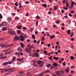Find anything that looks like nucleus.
Segmentation results:
<instances>
[{"label": "nucleus", "instance_id": "423d86ee", "mask_svg": "<svg viewBox=\"0 0 76 76\" xmlns=\"http://www.w3.org/2000/svg\"><path fill=\"white\" fill-rule=\"evenodd\" d=\"M20 38V37H19L18 36H15V37L14 38V41H17V40H19Z\"/></svg>", "mask_w": 76, "mask_h": 76}, {"label": "nucleus", "instance_id": "6ab92c4d", "mask_svg": "<svg viewBox=\"0 0 76 76\" xmlns=\"http://www.w3.org/2000/svg\"><path fill=\"white\" fill-rule=\"evenodd\" d=\"M13 69L12 68H10L8 69V71L9 72H10V71H11V70H13Z\"/></svg>", "mask_w": 76, "mask_h": 76}, {"label": "nucleus", "instance_id": "c756f323", "mask_svg": "<svg viewBox=\"0 0 76 76\" xmlns=\"http://www.w3.org/2000/svg\"><path fill=\"white\" fill-rule=\"evenodd\" d=\"M15 55H20V54L19 52L15 53Z\"/></svg>", "mask_w": 76, "mask_h": 76}, {"label": "nucleus", "instance_id": "2f4dec72", "mask_svg": "<svg viewBox=\"0 0 76 76\" xmlns=\"http://www.w3.org/2000/svg\"><path fill=\"white\" fill-rule=\"evenodd\" d=\"M46 34H47V37H48L50 36V33L49 32H46Z\"/></svg>", "mask_w": 76, "mask_h": 76}, {"label": "nucleus", "instance_id": "c85d7f7f", "mask_svg": "<svg viewBox=\"0 0 76 76\" xmlns=\"http://www.w3.org/2000/svg\"><path fill=\"white\" fill-rule=\"evenodd\" d=\"M65 71H66V72H67V73H69V68H67L65 70Z\"/></svg>", "mask_w": 76, "mask_h": 76}, {"label": "nucleus", "instance_id": "f8f14e48", "mask_svg": "<svg viewBox=\"0 0 76 76\" xmlns=\"http://www.w3.org/2000/svg\"><path fill=\"white\" fill-rule=\"evenodd\" d=\"M58 64H56V63H53V66L57 67V66H58Z\"/></svg>", "mask_w": 76, "mask_h": 76}, {"label": "nucleus", "instance_id": "a19ab883", "mask_svg": "<svg viewBox=\"0 0 76 76\" xmlns=\"http://www.w3.org/2000/svg\"><path fill=\"white\" fill-rule=\"evenodd\" d=\"M32 61L34 63H37V61L36 60H33Z\"/></svg>", "mask_w": 76, "mask_h": 76}, {"label": "nucleus", "instance_id": "5701e85b", "mask_svg": "<svg viewBox=\"0 0 76 76\" xmlns=\"http://www.w3.org/2000/svg\"><path fill=\"white\" fill-rule=\"evenodd\" d=\"M44 53L45 54V55H48V52H47V51H46V50H44Z\"/></svg>", "mask_w": 76, "mask_h": 76}, {"label": "nucleus", "instance_id": "bb28decb", "mask_svg": "<svg viewBox=\"0 0 76 76\" xmlns=\"http://www.w3.org/2000/svg\"><path fill=\"white\" fill-rule=\"evenodd\" d=\"M50 72V70H46L45 71H44V73H48Z\"/></svg>", "mask_w": 76, "mask_h": 76}, {"label": "nucleus", "instance_id": "20e7f679", "mask_svg": "<svg viewBox=\"0 0 76 76\" xmlns=\"http://www.w3.org/2000/svg\"><path fill=\"white\" fill-rule=\"evenodd\" d=\"M20 38H21V39H20V41H23L25 39V37L21 35L20 36Z\"/></svg>", "mask_w": 76, "mask_h": 76}, {"label": "nucleus", "instance_id": "4468645a", "mask_svg": "<svg viewBox=\"0 0 76 76\" xmlns=\"http://www.w3.org/2000/svg\"><path fill=\"white\" fill-rule=\"evenodd\" d=\"M27 76H32V75L30 74V72H27L26 73Z\"/></svg>", "mask_w": 76, "mask_h": 76}, {"label": "nucleus", "instance_id": "aec40b11", "mask_svg": "<svg viewBox=\"0 0 76 76\" xmlns=\"http://www.w3.org/2000/svg\"><path fill=\"white\" fill-rule=\"evenodd\" d=\"M70 32H71V31H70V30H67V33L68 35H69V34H70Z\"/></svg>", "mask_w": 76, "mask_h": 76}, {"label": "nucleus", "instance_id": "b1692460", "mask_svg": "<svg viewBox=\"0 0 76 76\" xmlns=\"http://www.w3.org/2000/svg\"><path fill=\"white\" fill-rule=\"evenodd\" d=\"M66 7H68L69 6V4H68V2H66Z\"/></svg>", "mask_w": 76, "mask_h": 76}, {"label": "nucleus", "instance_id": "4d7b16f0", "mask_svg": "<svg viewBox=\"0 0 76 76\" xmlns=\"http://www.w3.org/2000/svg\"><path fill=\"white\" fill-rule=\"evenodd\" d=\"M61 12L62 13H64V11H63V10H61Z\"/></svg>", "mask_w": 76, "mask_h": 76}, {"label": "nucleus", "instance_id": "3c124183", "mask_svg": "<svg viewBox=\"0 0 76 76\" xmlns=\"http://www.w3.org/2000/svg\"><path fill=\"white\" fill-rule=\"evenodd\" d=\"M17 76H23V74L19 75H17Z\"/></svg>", "mask_w": 76, "mask_h": 76}, {"label": "nucleus", "instance_id": "37998d69", "mask_svg": "<svg viewBox=\"0 0 76 76\" xmlns=\"http://www.w3.org/2000/svg\"><path fill=\"white\" fill-rule=\"evenodd\" d=\"M60 71H61V73L62 74H63V73H64V71L61 70Z\"/></svg>", "mask_w": 76, "mask_h": 76}, {"label": "nucleus", "instance_id": "9d476101", "mask_svg": "<svg viewBox=\"0 0 76 76\" xmlns=\"http://www.w3.org/2000/svg\"><path fill=\"white\" fill-rule=\"evenodd\" d=\"M29 49H28L27 48L25 49V51H26V52H27V53H30V51H29Z\"/></svg>", "mask_w": 76, "mask_h": 76}, {"label": "nucleus", "instance_id": "cd10ccee", "mask_svg": "<svg viewBox=\"0 0 76 76\" xmlns=\"http://www.w3.org/2000/svg\"><path fill=\"white\" fill-rule=\"evenodd\" d=\"M53 9L55 10H57V6H55L54 7Z\"/></svg>", "mask_w": 76, "mask_h": 76}, {"label": "nucleus", "instance_id": "393cba45", "mask_svg": "<svg viewBox=\"0 0 76 76\" xmlns=\"http://www.w3.org/2000/svg\"><path fill=\"white\" fill-rule=\"evenodd\" d=\"M50 38L53 39L54 38H55V35H52V36L50 37Z\"/></svg>", "mask_w": 76, "mask_h": 76}, {"label": "nucleus", "instance_id": "a18cd8bd", "mask_svg": "<svg viewBox=\"0 0 76 76\" xmlns=\"http://www.w3.org/2000/svg\"><path fill=\"white\" fill-rule=\"evenodd\" d=\"M55 72H56V73L57 75V74H58V73H59V72H60V71L58 70L57 71H56Z\"/></svg>", "mask_w": 76, "mask_h": 76}, {"label": "nucleus", "instance_id": "dca6fc26", "mask_svg": "<svg viewBox=\"0 0 76 76\" xmlns=\"http://www.w3.org/2000/svg\"><path fill=\"white\" fill-rule=\"evenodd\" d=\"M16 58L15 57V56L13 57V58H12V62L14 61H15V60H16Z\"/></svg>", "mask_w": 76, "mask_h": 76}, {"label": "nucleus", "instance_id": "4c0bfd02", "mask_svg": "<svg viewBox=\"0 0 76 76\" xmlns=\"http://www.w3.org/2000/svg\"><path fill=\"white\" fill-rule=\"evenodd\" d=\"M70 58L71 60H74V57L73 56H72L70 57Z\"/></svg>", "mask_w": 76, "mask_h": 76}, {"label": "nucleus", "instance_id": "774afa93", "mask_svg": "<svg viewBox=\"0 0 76 76\" xmlns=\"http://www.w3.org/2000/svg\"><path fill=\"white\" fill-rule=\"evenodd\" d=\"M0 59H4V57H1L0 58Z\"/></svg>", "mask_w": 76, "mask_h": 76}, {"label": "nucleus", "instance_id": "a211bd4d", "mask_svg": "<svg viewBox=\"0 0 76 76\" xmlns=\"http://www.w3.org/2000/svg\"><path fill=\"white\" fill-rule=\"evenodd\" d=\"M42 6H43V7H47V5L46 4H42Z\"/></svg>", "mask_w": 76, "mask_h": 76}, {"label": "nucleus", "instance_id": "2eb2a0df", "mask_svg": "<svg viewBox=\"0 0 76 76\" xmlns=\"http://www.w3.org/2000/svg\"><path fill=\"white\" fill-rule=\"evenodd\" d=\"M44 74V72H42V73H40L38 76H43Z\"/></svg>", "mask_w": 76, "mask_h": 76}, {"label": "nucleus", "instance_id": "e433bc0d", "mask_svg": "<svg viewBox=\"0 0 76 76\" xmlns=\"http://www.w3.org/2000/svg\"><path fill=\"white\" fill-rule=\"evenodd\" d=\"M45 39V38L44 37H42V41H44V40Z\"/></svg>", "mask_w": 76, "mask_h": 76}, {"label": "nucleus", "instance_id": "6e6552de", "mask_svg": "<svg viewBox=\"0 0 76 76\" xmlns=\"http://www.w3.org/2000/svg\"><path fill=\"white\" fill-rule=\"evenodd\" d=\"M2 26H7V23L6 22H4L2 23Z\"/></svg>", "mask_w": 76, "mask_h": 76}, {"label": "nucleus", "instance_id": "79ce46f5", "mask_svg": "<svg viewBox=\"0 0 76 76\" xmlns=\"http://www.w3.org/2000/svg\"><path fill=\"white\" fill-rule=\"evenodd\" d=\"M6 46V45H2V48H4V47Z\"/></svg>", "mask_w": 76, "mask_h": 76}, {"label": "nucleus", "instance_id": "1a4fd4ad", "mask_svg": "<svg viewBox=\"0 0 76 76\" xmlns=\"http://www.w3.org/2000/svg\"><path fill=\"white\" fill-rule=\"evenodd\" d=\"M18 50L19 52H22V49L20 48V47H19L18 48Z\"/></svg>", "mask_w": 76, "mask_h": 76}, {"label": "nucleus", "instance_id": "ddd939ff", "mask_svg": "<svg viewBox=\"0 0 76 76\" xmlns=\"http://www.w3.org/2000/svg\"><path fill=\"white\" fill-rule=\"evenodd\" d=\"M20 45H21V47H22V48H23V47H25V45L23 44V43H20Z\"/></svg>", "mask_w": 76, "mask_h": 76}, {"label": "nucleus", "instance_id": "13d9d810", "mask_svg": "<svg viewBox=\"0 0 76 76\" xmlns=\"http://www.w3.org/2000/svg\"><path fill=\"white\" fill-rule=\"evenodd\" d=\"M47 45L48 47H51V45H50V44H48Z\"/></svg>", "mask_w": 76, "mask_h": 76}, {"label": "nucleus", "instance_id": "c03bdc74", "mask_svg": "<svg viewBox=\"0 0 76 76\" xmlns=\"http://www.w3.org/2000/svg\"><path fill=\"white\" fill-rule=\"evenodd\" d=\"M60 21L57 20L56 21V23H57V24H58V23H60Z\"/></svg>", "mask_w": 76, "mask_h": 76}, {"label": "nucleus", "instance_id": "f3484780", "mask_svg": "<svg viewBox=\"0 0 76 76\" xmlns=\"http://www.w3.org/2000/svg\"><path fill=\"white\" fill-rule=\"evenodd\" d=\"M53 59H55V60H56L57 61H58V57H57L56 58V56H54L53 57Z\"/></svg>", "mask_w": 76, "mask_h": 76}, {"label": "nucleus", "instance_id": "bf43d9fd", "mask_svg": "<svg viewBox=\"0 0 76 76\" xmlns=\"http://www.w3.org/2000/svg\"><path fill=\"white\" fill-rule=\"evenodd\" d=\"M69 15L70 17H72V15L71 14H69Z\"/></svg>", "mask_w": 76, "mask_h": 76}, {"label": "nucleus", "instance_id": "4be33fe9", "mask_svg": "<svg viewBox=\"0 0 76 76\" xmlns=\"http://www.w3.org/2000/svg\"><path fill=\"white\" fill-rule=\"evenodd\" d=\"M32 38H33V39H34V40H35V35L33 34L32 35Z\"/></svg>", "mask_w": 76, "mask_h": 76}, {"label": "nucleus", "instance_id": "49530a36", "mask_svg": "<svg viewBox=\"0 0 76 76\" xmlns=\"http://www.w3.org/2000/svg\"><path fill=\"white\" fill-rule=\"evenodd\" d=\"M0 18L1 19H2V18H3V16H2L1 14H0Z\"/></svg>", "mask_w": 76, "mask_h": 76}, {"label": "nucleus", "instance_id": "6e6d98bb", "mask_svg": "<svg viewBox=\"0 0 76 76\" xmlns=\"http://www.w3.org/2000/svg\"><path fill=\"white\" fill-rule=\"evenodd\" d=\"M38 21H37L36 22V25H37V26H38Z\"/></svg>", "mask_w": 76, "mask_h": 76}, {"label": "nucleus", "instance_id": "9b49d317", "mask_svg": "<svg viewBox=\"0 0 76 76\" xmlns=\"http://www.w3.org/2000/svg\"><path fill=\"white\" fill-rule=\"evenodd\" d=\"M24 59H22V58H18L17 59V61H22Z\"/></svg>", "mask_w": 76, "mask_h": 76}, {"label": "nucleus", "instance_id": "f03ea898", "mask_svg": "<svg viewBox=\"0 0 76 76\" xmlns=\"http://www.w3.org/2000/svg\"><path fill=\"white\" fill-rule=\"evenodd\" d=\"M12 61H9L7 62H5L3 63V66H6L7 64H12Z\"/></svg>", "mask_w": 76, "mask_h": 76}, {"label": "nucleus", "instance_id": "5fc2aeb1", "mask_svg": "<svg viewBox=\"0 0 76 76\" xmlns=\"http://www.w3.org/2000/svg\"><path fill=\"white\" fill-rule=\"evenodd\" d=\"M36 18L37 19H40V17L39 16H37Z\"/></svg>", "mask_w": 76, "mask_h": 76}, {"label": "nucleus", "instance_id": "e2e57ef3", "mask_svg": "<svg viewBox=\"0 0 76 76\" xmlns=\"http://www.w3.org/2000/svg\"><path fill=\"white\" fill-rule=\"evenodd\" d=\"M48 14H49V15H50V14H52V13H51V12L49 11L48 12Z\"/></svg>", "mask_w": 76, "mask_h": 76}, {"label": "nucleus", "instance_id": "c9c22d12", "mask_svg": "<svg viewBox=\"0 0 76 76\" xmlns=\"http://www.w3.org/2000/svg\"><path fill=\"white\" fill-rule=\"evenodd\" d=\"M15 5L16 6H18V2H16L15 3Z\"/></svg>", "mask_w": 76, "mask_h": 76}, {"label": "nucleus", "instance_id": "052dcab7", "mask_svg": "<svg viewBox=\"0 0 76 76\" xmlns=\"http://www.w3.org/2000/svg\"><path fill=\"white\" fill-rule=\"evenodd\" d=\"M16 19H17V20H18V19H19V18H18V17H15Z\"/></svg>", "mask_w": 76, "mask_h": 76}, {"label": "nucleus", "instance_id": "f257e3e1", "mask_svg": "<svg viewBox=\"0 0 76 76\" xmlns=\"http://www.w3.org/2000/svg\"><path fill=\"white\" fill-rule=\"evenodd\" d=\"M37 63L38 64H40L39 66L40 67H43V66H44V62L42 61H37Z\"/></svg>", "mask_w": 76, "mask_h": 76}, {"label": "nucleus", "instance_id": "680f3d73", "mask_svg": "<svg viewBox=\"0 0 76 76\" xmlns=\"http://www.w3.org/2000/svg\"><path fill=\"white\" fill-rule=\"evenodd\" d=\"M37 40H34V43H37Z\"/></svg>", "mask_w": 76, "mask_h": 76}, {"label": "nucleus", "instance_id": "a878e982", "mask_svg": "<svg viewBox=\"0 0 76 76\" xmlns=\"http://www.w3.org/2000/svg\"><path fill=\"white\" fill-rule=\"evenodd\" d=\"M18 72H19V74H22V73H24V71H21V72L19 71Z\"/></svg>", "mask_w": 76, "mask_h": 76}, {"label": "nucleus", "instance_id": "f704fd0d", "mask_svg": "<svg viewBox=\"0 0 76 76\" xmlns=\"http://www.w3.org/2000/svg\"><path fill=\"white\" fill-rule=\"evenodd\" d=\"M22 26H19L18 27V29H20V28H22Z\"/></svg>", "mask_w": 76, "mask_h": 76}, {"label": "nucleus", "instance_id": "39448f33", "mask_svg": "<svg viewBox=\"0 0 76 76\" xmlns=\"http://www.w3.org/2000/svg\"><path fill=\"white\" fill-rule=\"evenodd\" d=\"M28 49L29 50H31L32 48H34V47L33 45H31L30 44H28Z\"/></svg>", "mask_w": 76, "mask_h": 76}, {"label": "nucleus", "instance_id": "0e129e2a", "mask_svg": "<svg viewBox=\"0 0 76 76\" xmlns=\"http://www.w3.org/2000/svg\"><path fill=\"white\" fill-rule=\"evenodd\" d=\"M3 70L4 71H7V72H8V69H3Z\"/></svg>", "mask_w": 76, "mask_h": 76}, {"label": "nucleus", "instance_id": "7c9ffc66", "mask_svg": "<svg viewBox=\"0 0 76 76\" xmlns=\"http://www.w3.org/2000/svg\"><path fill=\"white\" fill-rule=\"evenodd\" d=\"M6 27H4V28H3L2 29V31H4V30H5V31H6L7 29H6Z\"/></svg>", "mask_w": 76, "mask_h": 76}, {"label": "nucleus", "instance_id": "09e8293b", "mask_svg": "<svg viewBox=\"0 0 76 76\" xmlns=\"http://www.w3.org/2000/svg\"><path fill=\"white\" fill-rule=\"evenodd\" d=\"M58 3L60 4V5H61V1H58Z\"/></svg>", "mask_w": 76, "mask_h": 76}, {"label": "nucleus", "instance_id": "72a5a7b5", "mask_svg": "<svg viewBox=\"0 0 76 76\" xmlns=\"http://www.w3.org/2000/svg\"><path fill=\"white\" fill-rule=\"evenodd\" d=\"M47 67H50L51 66V64H48V65H47Z\"/></svg>", "mask_w": 76, "mask_h": 76}, {"label": "nucleus", "instance_id": "58836bf2", "mask_svg": "<svg viewBox=\"0 0 76 76\" xmlns=\"http://www.w3.org/2000/svg\"><path fill=\"white\" fill-rule=\"evenodd\" d=\"M17 33L18 34H20V33H21V31H20L18 30L17 31Z\"/></svg>", "mask_w": 76, "mask_h": 76}, {"label": "nucleus", "instance_id": "0eeeda50", "mask_svg": "<svg viewBox=\"0 0 76 76\" xmlns=\"http://www.w3.org/2000/svg\"><path fill=\"white\" fill-rule=\"evenodd\" d=\"M74 3H75V2H74V1H72L71 2V7H70V8L71 9H72V7H73V6H74V5L75 4H74Z\"/></svg>", "mask_w": 76, "mask_h": 76}, {"label": "nucleus", "instance_id": "338daca9", "mask_svg": "<svg viewBox=\"0 0 76 76\" xmlns=\"http://www.w3.org/2000/svg\"><path fill=\"white\" fill-rule=\"evenodd\" d=\"M71 41H74L75 40V39L74 38H72L71 39Z\"/></svg>", "mask_w": 76, "mask_h": 76}, {"label": "nucleus", "instance_id": "603ef678", "mask_svg": "<svg viewBox=\"0 0 76 76\" xmlns=\"http://www.w3.org/2000/svg\"><path fill=\"white\" fill-rule=\"evenodd\" d=\"M63 9H65L66 10H68V8L67 7H64Z\"/></svg>", "mask_w": 76, "mask_h": 76}, {"label": "nucleus", "instance_id": "ea45409f", "mask_svg": "<svg viewBox=\"0 0 76 76\" xmlns=\"http://www.w3.org/2000/svg\"><path fill=\"white\" fill-rule=\"evenodd\" d=\"M53 68L54 69H55V67H53V66H51V67L50 68V70H53Z\"/></svg>", "mask_w": 76, "mask_h": 76}, {"label": "nucleus", "instance_id": "69168bd1", "mask_svg": "<svg viewBox=\"0 0 76 76\" xmlns=\"http://www.w3.org/2000/svg\"><path fill=\"white\" fill-rule=\"evenodd\" d=\"M33 57H39V56H35V55H34Z\"/></svg>", "mask_w": 76, "mask_h": 76}, {"label": "nucleus", "instance_id": "864d4df0", "mask_svg": "<svg viewBox=\"0 0 76 76\" xmlns=\"http://www.w3.org/2000/svg\"><path fill=\"white\" fill-rule=\"evenodd\" d=\"M8 20L10 21H11V20H12V18H8Z\"/></svg>", "mask_w": 76, "mask_h": 76}, {"label": "nucleus", "instance_id": "8fccbe9b", "mask_svg": "<svg viewBox=\"0 0 76 76\" xmlns=\"http://www.w3.org/2000/svg\"><path fill=\"white\" fill-rule=\"evenodd\" d=\"M34 55H35V56H38V53H34Z\"/></svg>", "mask_w": 76, "mask_h": 76}, {"label": "nucleus", "instance_id": "de8ad7c7", "mask_svg": "<svg viewBox=\"0 0 76 76\" xmlns=\"http://www.w3.org/2000/svg\"><path fill=\"white\" fill-rule=\"evenodd\" d=\"M6 54H10V53H9V52H5Z\"/></svg>", "mask_w": 76, "mask_h": 76}, {"label": "nucleus", "instance_id": "7ed1b4c3", "mask_svg": "<svg viewBox=\"0 0 76 76\" xmlns=\"http://www.w3.org/2000/svg\"><path fill=\"white\" fill-rule=\"evenodd\" d=\"M8 31V34H12V35H16V33H15V31Z\"/></svg>", "mask_w": 76, "mask_h": 76}, {"label": "nucleus", "instance_id": "473e14b6", "mask_svg": "<svg viewBox=\"0 0 76 76\" xmlns=\"http://www.w3.org/2000/svg\"><path fill=\"white\" fill-rule=\"evenodd\" d=\"M72 34H70V35L71 36V37H72L73 35H74V33H73V32H72Z\"/></svg>", "mask_w": 76, "mask_h": 76}, {"label": "nucleus", "instance_id": "412c9836", "mask_svg": "<svg viewBox=\"0 0 76 76\" xmlns=\"http://www.w3.org/2000/svg\"><path fill=\"white\" fill-rule=\"evenodd\" d=\"M33 66H34V67H38V65H37L35 63H33Z\"/></svg>", "mask_w": 76, "mask_h": 76}]
</instances>
